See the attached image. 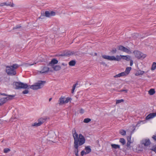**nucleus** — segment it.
Returning a JSON list of instances; mask_svg holds the SVG:
<instances>
[{
	"instance_id": "23",
	"label": "nucleus",
	"mask_w": 156,
	"mask_h": 156,
	"mask_svg": "<svg viewBox=\"0 0 156 156\" xmlns=\"http://www.w3.org/2000/svg\"><path fill=\"white\" fill-rule=\"evenodd\" d=\"M148 72V70L147 71L145 72L144 71L139 70L137 71V73L138 75H142L144 73H147Z\"/></svg>"
},
{
	"instance_id": "51",
	"label": "nucleus",
	"mask_w": 156,
	"mask_h": 156,
	"mask_svg": "<svg viewBox=\"0 0 156 156\" xmlns=\"http://www.w3.org/2000/svg\"><path fill=\"white\" fill-rule=\"evenodd\" d=\"M51 99H52V98H50L49 99V101H50Z\"/></svg>"
},
{
	"instance_id": "15",
	"label": "nucleus",
	"mask_w": 156,
	"mask_h": 156,
	"mask_svg": "<svg viewBox=\"0 0 156 156\" xmlns=\"http://www.w3.org/2000/svg\"><path fill=\"white\" fill-rule=\"evenodd\" d=\"M58 61L55 58H53L51 61V62L49 63V65L51 66H54V65L56 64L58 62Z\"/></svg>"
},
{
	"instance_id": "46",
	"label": "nucleus",
	"mask_w": 156,
	"mask_h": 156,
	"mask_svg": "<svg viewBox=\"0 0 156 156\" xmlns=\"http://www.w3.org/2000/svg\"><path fill=\"white\" fill-rule=\"evenodd\" d=\"M0 5L1 6H3L5 5V2L1 3L0 4Z\"/></svg>"
},
{
	"instance_id": "47",
	"label": "nucleus",
	"mask_w": 156,
	"mask_h": 156,
	"mask_svg": "<svg viewBox=\"0 0 156 156\" xmlns=\"http://www.w3.org/2000/svg\"><path fill=\"white\" fill-rule=\"evenodd\" d=\"M152 150H153L154 152H155L156 153V146L155 147H154L152 149Z\"/></svg>"
},
{
	"instance_id": "11",
	"label": "nucleus",
	"mask_w": 156,
	"mask_h": 156,
	"mask_svg": "<svg viewBox=\"0 0 156 156\" xmlns=\"http://www.w3.org/2000/svg\"><path fill=\"white\" fill-rule=\"evenodd\" d=\"M55 15V12L53 11H46L45 12V16L46 17H50Z\"/></svg>"
},
{
	"instance_id": "13",
	"label": "nucleus",
	"mask_w": 156,
	"mask_h": 156,
	"mask_svg": "<svg viewBox=\"0 0 156 156\" xmlns=\"http://www.w3.org/2000/svg\"><path fill=\"white\" fill-rule=\"evenodd\" d=\"M74 54V52L71 51H65L64 52V53L61 54V55L62 56H69L70 55H72Z\"/></svg>"
},
{
	"instance_id": "27",
	"label": "nucleus",
	"mask_w": 156,
	"mask_h": 156,
	"mask_svg": "<svg viewBox=\"0 0 156 156\" xmlns=\"http://www.w3.org/2000/svg\"><path fill=\"white\" fill-rule=\"evenodd\" d=\"M85 150L87 152V153L88 154L91 151V149L90 147L89 146H87L85 148Z\"/></svg>"
},
{
	"instance_id": "36",
	"label": "nucleus",
	"mask_w": 156,
	"mask_h": 156,
	"mask_svg": "<svg viewBox=\"0 0 156 156\" xmlns=\"http://www.w3.org/2000/svg\"><path fill=\"white\" fill-rule=\"evenodd\" d=\"M21 27V26H20L19 25H17L16 26V27H13V30L18 29L20 28Z\"/></svg>"
},
{
	"instance_id": "52",
	"label": "nucleus",
	"mask_w": 156,
	"mask_h": 156,
	"mask_svg": "<svg viewBox=\"0 0 156 156\" xmlns=\"http://www.w3.org/2000/svg\"><path fill=\"white\" fill-rule=\"evenodd\" d=\"M2 105V104H1V102H0V106H1Z\"/></svg>"
},
{
	"instance_id": "37",
	"label": "nucleus",
	"mask_w": 156,
	"mask_h": 156,
	"mask_svg": "<svg viewBox=\"0 0 156 156\" xmlns=\"http://www.w3.org/2000/svg\"><path fill=\"white\" fill-rule=\"evenodd\" d=\"M4 152L5 153H6L10 151V150L9 148H5L4 150Z\"/></svg>"
},
{
	"instance_id": "39",
	"label": "nucleus",
	"mask_w": 156,
	"mask_h": 156,
	"mask_svg": "<svg viewBox=\"0 0 156 156\" xmlns=\"http://www.w3.org/2000/svg\"><path fill=\"white\" fill-rule=\"evenodd\" d=\"M77 85V83H76V84H74L73 86L72 89L73 90H75V88L76 87V86Z\"/></svg>"
},
{
	"instance_id": "5",
	"label": "nucleus",
	"mask_w": 156,
	"mask_h": 156,
	"mask_svg": "<svg viewBox=\"0 0 156 156\" xmlns=\"http://www.w3.org/2000/svg\"><path fill=\"white\" fill-rule=\"evenodd\" d=\"M49 119L48 117H41L38 120V122H35L32 125L33 126H38L41 125L43 123L45 122L46 121Z\"/></svg>"
},
{
	"instance_id": "14",
	"label": "nucleus",
	"mask_w": 156,
	"mask_h": 156,
	"mask_svg": "<svg viewBox=\"0 0 156 156\" xmlns=\"http://www.w3.org/2000/svg\"><path fill=\"white\" fill-rule=\"evenodd\" d=\"M156 116V113H152L149 114L146 117V119L147 120L149 119L154 118Z\"/></svg>"
},
{
	"instance_id": "50",
	"label": "nucleus",
	"mask_w": 156,
	"mask_h": 156,
	"mask_svg": "<svg viewBox=\"0 0 156 156\" xmlns=\"http://www.w3.org/2000/svg\"><path fill=\"white\" fill-rule=\"evenodd\" d=\"M34 64H34H29V65L30 66H31L33 65Z\"/></svg>"
},
{
	"instance_id": "4",
	"label": "nucleus",
	"mask_w": 156,
	"mask_h": 156,
	"mask_svg": "<svg viewBox=\"0 0 156 156\" xmlns=\"http://www.w3.org/2000/svg\"><path fill=\"white\" fill-rule=\"evenodd\" d=\"M45 83V81H38L34 85L30 86V88L33 90H37L42 88Z\"/></svg>"
},
{
	"instance_id": "29",
	"label": "nucleus",
	"mask_w": 156,
	"mask_h": 156,
	"mask_svg": "<svg viewBox=\"0 0 156 156\" xmlns=\"http://www.w3.org/2000/svg\"><path fill=\"white\" fill-rule=\"evenodd\" d=\"M76 64V62L74 60H72L69 62V64L70 66H73Z\"/></svg>"
},
{
	"instance_id": "54",
	"label": "nucleus",
	"mask_w": 156,
	"mask_h": 156,
	"mask_svg": "<svg viewBox=\"0 0 156 156\" xmlns=\"http://www.w3.org/2000/svg\"><path fill=\"white\" fill-rule=\"evenodd\" d=\"M1 95V93H0V95Z\"/></svg>"
},
{
	"instance_id": "33",
	"label": "nucleus",
	"mask_w": 156,
	"mask_h": 156,
	"mask_svg": "<svg viewBox=\"0 0 156 156\" xmlns=\"http://www.w3.org/2000/svg\"><path fill=\"white\" fill-rule=\"evenodd\" d=\"M123 101L124 100L122 99H121L120 100H116V104H118L122 102H123Z\"/></svg>"
},
{
	"instance_id": "3",
	"label": "nucleus",
	"mask_w": 156,
	"mask_h": 156,
	"mask_svg": "<svg viewBox=\"0 0 156 156\" xmlns=\"http://www.w3.org/2000/svg\"><path fill=\"white\" fill-rule=\"evenodd\" d=\"M122 55H117L116 57L114 56H109L106 55H103L102 57L105 59H107L110 61H120L121 59H122Z\"/></svg>"
},
{
	"instance_id": "30",
	"label": "nucleus",
	"mask_w": 156,
	"mask_h": 156,
	"mask_svg": "<svg viewBox=\"0 0 156 156\" xmlns=\"http://www.w3.org/2000/svg\"><path fill=\"white\" fill-rule=\"evenodd\" d=\"M119 142L122 143L123 145H124L126 143V141L124 138H121L120 139Z\"/></svg>"
},
{
	"instance_id": "24",
	"label": "nucleus",
	"mask_w": 156,
	"mask_h": 156,
	"mask_svg": "<svg viewBox=\"0 0 156 156\" xmlns=\"http://www.w3.org/2000/svg\"><path fill=\"white\" fill-rule=\"evenodd\" d=\"M52 68L55 70L58 71L60 70L61 69V67L59 66H52Z\"/></svg>"
},
{
	"instance_id": "28",
	"label": "nucleus",
	"mask_w": 156,
	"mask_h": 156,
	"mask_svg": "<svg viewBox=\"0 0 156 156\" xmlns=\"http://www.w3.org/2000/svg\"><path fill=\"white\" fill-rule=\"evenodd\" d=\"M156 69V63L155 62H154L153 63V64L152 65L151 68V69L152 70H154Z\"/></svg>"
},
{
	"instance_id": "12",
	"label": "nucleus",
	"mask_w": 156,
	"mask_h": 156,
	"mask_svg": "<svg viewBox=\"0 0 156 156\" xmlns=\"http://www.w3.org/2000/svg\"><path fill=\"white\" fill-rule=\"evenodd\" d=\"M49 70V68L46 66H42L41 68V70L39 71V72L40 73H43L48 72Z\"/></svg>"
},
{
	"instance_id": "38",
	"label": "nucleus",
	"mask_w": 156,
	"mask_h": 156,
	"mask_svg": "<svg viewBox=\"0 0 156 156\" xmlns=\"http://www.w3.org/2000/svg\"><path fill=\"white\" fill-rule=\"evenodd\" d=\"M28 92H29L28 90H25L23 91L22 93H23V94H28Z\"/></svg>"
},
{
	"instance_id": "31",
	"label": "nucleus",
	"mask_w": 156,
	"mask_h": 156,
	"mask_svg": "<svg viewBox=\"0 0 156 156\" xmlns=\"http://www.w3.org/2000/svg\"><path fill=\"white\" fill-rule=\"evenodd\" d=\"M91 120V119L90 118H86L84 119L83 122L86 123H87L90 122Z\"/></svg>"
},
{
	"instance_id": "49",
	"label": "nucleus",
	"mask_w": 156,
	"mask_h": 156,
	"mask_svg": "<svg viewBox=\"0 0 156 156\" xmlns=\"http://www.w3.org/2000/svg\"><path fill=\"white\" fill-rule=\"evenodd\" d=\"M76 156H78V153H75Z\"/></svg>"
},
{
	"instance_id": "22",
	"label": "nucleus",
	"mask_w": 156,
	"mask_h": 156,
	"mask_svg": "<svg viewBox=\"0 0 156 156\" xmlns=\"http://www.w3.org/2000/svg\"><path fill=\"white\" fill-rule=\"evenodd\" d=\"M111 146L112 148H114L115 149H119L120 147L119 145L115 144H111Z\"/></svg>"
},
{
	"instance_id": "17",
	"label": "nucleus",
	"mask_w": 156,
	"mask_h": 156,
	"mask_svg": "<svg viewBox=\"0 0 156 156\" xmlns=\"http://www.w3.org/2000/svg\"><path fill=\"white\" fill-rule=\"evenodd\" d=\"M131 69L132 68L131 67H127L126 68L125 71L123 72V73H124V74L125 76L128 75L129 73L131 70Z\"/></svg>"
},
{
	"instance_id": "35",
	"label": "nucleus",
	"mask_w": 156,
	"mask_h": 156,
	"mask_svg": "<svg viewBox=\"0 0 156 156\" xmlns=\"http://www.w3.org/2000/svg\"><path fill=\"white\" fill-rule=\"evenodd\" d=\"M87 154V152L84 151H82L81 152V155L82 156H83L84 154Z\"/></svg>"
},
{
	"instance_id": "9",
	"label": "nucleus",
	"mask_w": 156,
	"mask_h": 156,
	"mask_svg": "<svg viewBox=\"0 0 156 156\" xmlns=\"http://www.w3.org/2000/svg\"><path fill=\"white\" fill-rule=\"evenodd\" d=\"M14 95H9L8 97L5 98H2L0 99V102L2 105L5 104L7 101L12 100L14 97Z\"/></svg>"
},
{
	"instance_id": "32",
	"label": "nucleus",
	"mask_w": 156,
	"mask_h": 156,
	"mask_svg": "<svg viewBox=\"0 0 156 156\" xmlns=\"http://www.w3.org/2000/svg\"><path fill=\"white\" fill-rule=\"evenodd\" d=\"M120 133L122 135H125L126 134V131L125 130H122L120 131Z\"/></svg>"
},
{
	"instance_id": "40",
	"label": "nucleus",
	"mask_w": 156,
	"mask_h": 156,
	"mask_svg": "<svg viewBox=\"0 0 156 156\" xmlns=\"http://www.w3.org/2000/svg\"><path fill=\"white\" fill-rule=\"evenodd\" d=\"M84 112V110H83V109H81L80 110V112L81 113V114H83V113Z\"/></svg>"
},
{
	"instance_id": "6",
	"label": "nucleus",
	"mask_w": 156,
	"mask_h": 156,
	"mask_svg": "<svg viewBox=\"0 0 156 156\" xmlns=\"http://www.w3.org/2000/svg\"><path fill=\"white\" fill-rule=\"evenodd\" d=\"M16 86V89H27L28 88V86L27 83H24L21 82H16L15 83Z\"/></svg>"
},
{
	"instance_id": "26",
	"label": "nucleus",
	"mask_w": 156,
	"mask_h": 156,
	"mask_svg": "<svg viewBox=\"0 0 156 156\" xmlns=\"http://www.w3.org/2000/svg\"><path fill=\"white\" fill-rule=\"evenodd\" d=\"M149 94L150 95H153L155 93L154 90L153 89H151L148 91Z\"/></svg>"
},
{
	"instance_id": "18",
	"label": "nucleus",
	"mask_w": 156,
	"mask_h": 156,
	"mask_svg": "<svg viewBox=\"0 0 156 156\" xmlns=\"http://www.w3.org/2000/svg\"><path fill=\"white\" fill-rule=\"evenodd\" d=\"M131 136H128L127 138V146L129 147L130 146V145L132 142H131Z\"/></svg>"
},
{
	"instance_id": "1",
	"label": "nucleus",
	"mask_w": 156,
	"mask_h": 156,
	"mask_svg": "<svg viewBox=\"0 0 156 156\" xmlns=\"http://www.w3.org/2000/svg\"><path fill=\"white\" fill-rule=\"evenodd\" d=\"M73 136L74 139V144H79L80 146L83 144L85 142V139L84 137L81 134L78 135L75 129L73 133Z\"/></svg>"
},
{
	"instance_id": "7",
	"label": "nucleus",
	"mask_w": 156,
	"mask_h": 156,
	"mask_svg": "<svg viewBox=\"0 0 156 156\" xmlns=\"http://www.w3.org/2000/svg\"><path fill=\"white\" fill-rule=\"evenodd\" d=\"M71 98L69 97L65 98L61 97L58 100V104L60 105H62L63 104L68 103L70 100Z\"/></svg>"
},
{
	"instance_id": "42",
	"label": "nucleus",
	"mask_w": 156,
	"mask_h": 156,
	"mask_svg": "<svg viewBox=\"0 0 156 156\" xmlns=\"http://www.w3.org/2000/svg\"><path fill=\"white\" fill-rule=\"evenodd\" d=\"M120 92H123L124 91L125 93H126L127 92V90H121L120 91Z\"/></svg>"
},
{
	"instance_id": "20",
	"label": "nucleus",
	"mask_w": 156,
	"mask_h": 156,
	"mask_svg": "<svg viewBox=\"0 0 156 156\" xmlns=\"http://www.w3.org/2000/svg\"><path fill=\"white\" fill-rule=\"evenodd\" d=\"M79 144H74V147L75 148L74 150V152L75 153H78L79 151L78 148L79 147Z\"/></svg>"
},
{
	"instance_id": "2",
	"label": "nucleus",
	"mask_w": 156,
	"mask_h": 156,
	"mask_svg": "<svg viewBox=\"0 0 156 156\" xmlns=\"http://www.w3.org/2000/svg\"><path fill=\"white\" fill-rule=\"evenodd\" d=\"M17 64H13L11 66H7L6 67V72L8 74L11 76L15 75L16 74L15 69L19 67Z\"/></svg>"
},
{
	"instance_id": "16",
	"label": "nucleus",
	"mask_w": 156,
	"mask_h": 156,
	"mask_svg": "<svg viewBox=\"0 0 156 156\" xmlns=\"http://www.w3.org/2000/svg\"><path fill=\"white\" fill-rule=\"evenodd\" d=\"M150 141L149 140H144L142 141V143L145 146H148L150 144Z\"/></svg>"
},
{
	"instance_id": "21",
	"label": "nucleus",
	"mask_w": 156,
	"mask_h": 156,
	"mask_svg": "<svg viewBox=\"0 0 156 156\" xmlns=\"http://www.w3.org/2000/svg\"><path fill=\"white\" fill-rule=\"evenodd\" d=\"M125 76L124 74V73H123V72H122L120 73H119L118 74H117L114 76V78H118L120 77L121 76Z\"/></svg>"
},
{
	"instance_id": "43",
	"label": "nucleus",
	"mask_w": 156,
	"mask_h": 156,
	"mask_svg": "<svg viewBox=\"0 0 156 156\" xmlns=\"http://www.w3.org/2000/svg\"><path fill=\"white\" fill-rule=\"evenodd\" d=\"M45 16V15H41V16H40V18L41 19H43L44 18Z\"/></svg>"
},
{
	"instance_id": "34",
	"label": "nucleus",
	"mask_w": 156,
	"mask_h": 156,
	"mask_svg": "<svg viewBox=\"0 0 156 156\" xmlns=\"http://www.w3.org/2000/svg\"><path fill=\"white\" fill-rule=\"evenodd\" d=\"M116 52L117 49L115 48H113L111 51V52L113 54L116 53Z\"/></svg>"
},
{
	"instance_id": "48",
	"label": "nucleus",
	"mask_w": 156,
	"mask_h": 156,
	"mask_svg": "<svg viewBox=\"0 0 156 156\" xmlns=\"http://www.w3.org/2000/svg\"><path fill=\"white\" fill-rule=\"evenodd\" d=\"M74 90H73V89H72V93H73L74 92Z\"/></svg>"
},
{
	"instance_id": "25",
	"label": "nucleus",
	"mask_w": 156,
	"mask_h": 156,
	"mask_svg": "<svg viewBox=\"0 0 156 156\" xmlns=\"http://www.w3.org/2000/svg\"><path fill=\"white\" fill-rule=\"evenodd\" d=\"M5 5L10 6L12 7H13L15 5L13 3H11V2H9L8 3L5 2Z\"/></svg>"
},
{
	"instance_id": "44",
	"label": "nucleus",
	"mask_w": 156,
	"mask_h": 156,
	"mask_svg": "<svg viewBox=\"0 0 156 156\" xmlns=\"http://www.w3.org/2000/svg\"><path fill=\"white\" fill-rule=\"evenodd\" d=\"M133 64V61L132 60H130V65L131 66H132Z\"/></svg>"
},
{
	"instance_id": "41",
	"label": "nucleus",
	"mask_w": 156,
	"mask_h": 156,
	"mask_svg": "<svg viewBox=\"0 0 156 156\" xmlns=\"http://www.w3.org/2000/svg\"><path fill=\"white\" fill-rule=\"evenodd\" d=\"M152 138L154 140L156 141V134L155 135H153L152 136Z\"/></svg>"
},
{
	"instance_id": "19",
	"label": "nucleus",
	"mask_w": 156,
	"mask_h": 156,
	"mask_svg": "<svg viewBox=\"0 0 156 156\" xmlns=\"http://www.w3.org/2000/svg\"><path fill=\"white\" fill-rule=\"evenodd\" d=\"M122 59L126 60L127 61L130 60L131 57L129 55H123L122 56Z\"/></svg>"
},
{
	"instance_id": "45",
	"label": "nucleus",
	"mask_w": 156,
	"mask_h": 156,
	"mask_svg": "<svg viewBox=\"0 0 156 156\" xmlns=\"http://www.w3.org/2000/svg\"><path fill=\"white\" fill-rule=\"evenodd\" d=\"M3 95V96H7V97H8V96L9 95H6V94H5V93H1V95Z\"/></svg>"
},
{
	"instance_id": "53",
	"label": "nucleus",
	"mask_w": 156,
	"mask_h": 156,
	"mask_svg": "<svg viewBox=\"0 0 156 156\" xmlns=\"http://www.w3.org/2000/svg\"><path fill=\"white\" fill-rule=\"evenodd\" d=\"M95 55H97V53H95Z\"/></svg>"
},
{
	"instance_id": "8",
	"label": "nucleus",
	"mask_w": 156,
	"mask_h": 156,
	"mask_svg": "<svg viewBox=\"0 0 156 156\" xmlns=\"http://www.w3.org/2000/svg\"><path fill=\"white\" fill-rule=\"evenodd\" d=\"M133 53L136 57L138 59L144 58L146 56L144 54L140 51L137 50L134 51Z\"/></svg>"
},
{
	"instance_id": "10",
	"label": "nucleus",
	"mask_w": 156,
	"mask_h": 156,
	"mask_svg": "<svg viewBox=\"0 0 156 156\" xmlns=\"http://www.w3.org/2000/svg\"><path fill=\"white\" fill-rule=\"evenodd\" d=\"M117 48L118 50L127 53L128 54H130L131 53V51L129 49L122 45L118 46L117 47Z\"/></svg>"
}]
</instances>
